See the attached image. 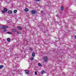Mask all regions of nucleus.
<instances>
[{"mask_svg": "<svg viewBox=\"0 0 76 76\" xmlns=\"http://www.w3.org/2000/svg\"><path fill=\"white\" fill-rule=\"evenodd\" d=\"M0 27L1 28L3 29V32H6V31H7L6 28H8V26L0 25Z\"/></svg>", "mask_w": 76, "mask_h": 76, "instance_id": "1", "label": "nucleus"}, {"mask_svg": "<svg viewBox=\"0 0 76 76\" xmlns=\"http://www.w3.org/2000/svg\"><path fill=\"white\" fill-rule=\"evenodd\" d=\"M31 13L32 15H34H34H35V14L37 13V12L36 11L33 10L31 11Z\"/></svg>", "mask_w": 76, "mask_h": 76, "instance_id": "2", "label": "nucleus"}, {"mask_svg": "<svg viewBox=\"0 0 76 76\" xmlns=\"http://www.w3.org/2000/svg\"><path fill=\"white\" fill-rule=\"evenodd\" d=\"M25 74L26 75H28V74H29V71L28 70H25Z\"/></svg>", "mask_w": 76, "mask_h": 76, "instance_id": "3", "label": "nucleus"}, {"mask_svg": "<svg viewBox=\"0 0 76 76\" xmlns=\"http://www.w3.org/2000/svg\"><path fill=\"white\" fill-rule=\"evenodd\" d=\"M44 60L45 61H47V60H48V57L47 56H45L44 57Z\"/></svg>", "mask_w": 76, "mask_h": 76, "instance_id": "4", "label": "nucleus"}, {"mask_svg": "<svg viewBox=\"0 0 76 76\" xmlns=\"http://www.w3.org/2000/svg\"><path fill=\"white\" fill-rule=\"evenodd\" d=\"M17 28L19 30H22V27L21 26H17Z\"/></svg>", "mask_w": 76, "mask_h": 76, "instance_id": "5", "label": "nucleus"}, {"mask_svg": "<svg viewBox=\"0 0 76 76\" xmlns=\"http://www.w3.org/2000/svg\"><path fill=\"white\" fill-rule=\"evenodd\" d=\"M12 32H16L17 31L16 29H12Z\"/></svg>", "mask_w": 76, "mask_h": 76, "instance_id": "6", "label": "nucleus"}, {"mask_svg": "<svg viewBox=\"0 0 76 76\" xmlns=\"http://www.w3.org/2000/svg\"><path fill=\"white\" fill-rule=\"evenodd\" d=\"M8 13H9V14H11L12 13V11L11 10H10L8 11Z\"/></svg>", "mask_w": 76, "mask_h": 76, "instance_id": "7", "label": "nucleus"}, {"mask_svg": "<svg viewBox=\"0 0 76 76\" xmlns=\"http://www.w3.org/2000/svg\"><path fill=\"white\" fill-rule=\"evenodd\" d=\"M64 9V8L63 7V6H62L61 9V11H63Z\"/></svg>", "mask_w": 76, "mask_h": 76, "instance_id": "8", "label": "nucleus"}, {"mask_svg": "<svg viewBox=\"0 0 76 76\" xmlns=\"http://www.w3.org/2000/svg\"><path fill=\"white\" fill-rule=\"evenodd\" d=\"M28 10H29L28 8H25L24 9V11H25V12H28Z\"/></svg>", "mask_w": 76, "mask_h": 76, "instance_id": "9", "label": "nucleus"}, {"mask_svg": "<svg viewBox=\"0 0 76 76\" xmlns=\"http://www.w3.org/2000/svg\"><path fill=\"white\" fill-rule=\"evenodd\" d=\"M31 56L32 57H35V53H32L31 54Z\"/></svg>", "mask_w": 76, "mask_h": 76, "instance_id": "10", "label": "nucleus"}, {"mask_svg": "<svg viewBox=\"0 0 76 76\" xmlns=\"http://www.w3.org/2000/svg\"><path fill=\"white\" fill-rule=\"evenodd\" d=\"M4 10L5 12H7V9L6 8H4Z\"/></svg>", "mask_w": 76, "mask_h": 76, "instance_id": "11", "label": "nucleus"}, {"mask_svg": "<svg viewBox=\"0 0 76 76\" xmlns=\"http://www.w3.org/2000/svg\"><path fill=\"white\" fill-rule=\"evenodd\" d=\"M46 72L45 71H41V73L42 74H44V73H45Z\"/></svg>", "mask_w": 76, "mask_h": 76, "instance_id": "12", "label": "nucleus"}, {"mask_svg": "<svg viewBox=\"0 0 76 76\" xmlns=\"http://www.w3.org/2000/svg\"><path fill=\"white\" fill-rule=\"evenodd\" d=\"M7 41H8V42H10V39L9 38H7Z\"/></svg>", "mask_w": 76, "mask_h": 76, "instance_id": "13", "label": "nucleus"}, {"mask_svg": "<svg viewBox=\"0 0 76 76\" xmlns=\"http://www.w3.org/2000/svg\"><path fill=\"white\" fill-rule=\"evenodd\" d=\"M38 65L39 67H42V65H41V64L40 63H39L38 64Z\"/></svg>", "mask_w": 76, "mask_h": 76, "instance_id": "14", "label": "nucleus"}, {"mask_svg": "<svg viewBox=\"0 0 76 76\" xmlns=\"http://www.w3.org/2000/svg\"><path fill=\"white\" fill-rule=\"evenodd\" d=\"M7 33L8 34H10V35H12L13 34V33L10 32H7Z\"/></svg>", "mask_w": 76, "mask_h": 76, "instance_id": "15", "label": "nucleus"}, {"mask_svg": "<svg viewBox=\"0 0 76 76\" xmlns=\"http://www.w3.org/2000/svg\"><path fill=\"white\" fill-rule=\"evenodd\" d=\"M16 12H17V10H15L14 11V13H16Z\"/></svg>", "mask_w": 76, "mask_h": 76, "instance_id": "16", "label": "nucleus"}, {"mask_svg": "<svg viewBox=\"0 0 76 76\" xmlns=\"http://www.w3.org/2000/svg\"><path fill=\"white\" fill-rule=\"evenodd\" d=\"M34 60V57L31 58L30 59V60H31V61H32V60Z\"/></svg>", "mask_w": 76, "mask_h": 76, "instance_id": "17", "label": "nucleus"}, {"mask_svg": "<svg viewBox=\"0 0 76 76\" xmlns=\"http://www.w3.org/2000/svg\"><path fill=\"white\" fill-rule=\"evenodd\" d=\"M18 34H21V32H20V31H18L17 32Z\"/></svg>", "mask_w": 76, "mask_h": 76, "instance_id": "18", "label": "nucleus"}, {"mask_svg": "<svg viewBox=\"0 0 76 76\" xmlns=\"http://www.w3.org/2000/svg\"><path fill=\"white\" fill-rule=\"evenodd\" d=\"M3 68V66L0 65V69H2Z\"/></svg>", "mask_w": 76, "mask_h": 76, "instance_id": "19", "label": "nucleus"}, {"mask_svg": "<svg viewBox=\"0 0 76 76\" xmlns=\"http://www.w3.org/2000/svg\"><path fill=\"white\" fill-rule=\"evenodd\" d=\"M34 73L35 74L37 75V72L35 71V72H34Z\"/></svg>", "mask_w": 76, "mask_h": 76, "instance_id": "20", "label": "nucleus"}, {"mask_svg": "<svg viewBox=\"0 0 76 76\" xmlns=\"http://www.w3.org/2000/svg\"><path fill=\"white\" fill-rule=\"evenodd\" d=\"M30 51H32V48H30L29 49Z\"/></svg>", "mask_w": 76, "mask_h": 76, "instance_id": "21", "label": "nucleus"}, {"mask_svg": "<svg viewBox=\"0 0 76 76\" xmlns=\"http://www.w3.org/2000/svg\"><path fill=\"white\" fill-rule=\"evenodd\" d=\"M2 13H4L5 12H4V11L2 10Z\"/></svg>", "mask_w": 76, "mask_h": 76, "instance_id": "22", "label": "nucleus"}, {"mask_svg": "<svg viewBox=\"0 0 76 76\" xmlns=\"http://www.w3.org/2000/svg\"><path fill=\"white\" fill-rule=\"evenodd\" d=\"M36 1H40V0H36Z\"/></svg>", "mask_w": 76, "mask_h": 76, "instance_id": "23", "label": "nucleus"}, {"mask_svg": "<svg viewBox=\"0 0 76 76\" xmlns=\"http://www.w3.org/2000/svg\"><path fill=\"white\" fill-rule=\"evenodd\" d=\"M41 13H43V11H41Z\"/></svg>", "mask_w": 76, "mask_h": 76, "instance_id": "24", "label": "nucleus"}, {"mask_svg": "<svg viewBox=\"0 0 76 76\" xmlns=\"http://www.w3.org/2000/svg\"><path fill=\"white\" fill-rule=\"evenodd\" d=\"M75 38L76 39V36H75Z\"/></svg>", "mask_w": 76, "mask_h": 76, "instance_id": "25", "label": "nucleus"}]
</instances>
